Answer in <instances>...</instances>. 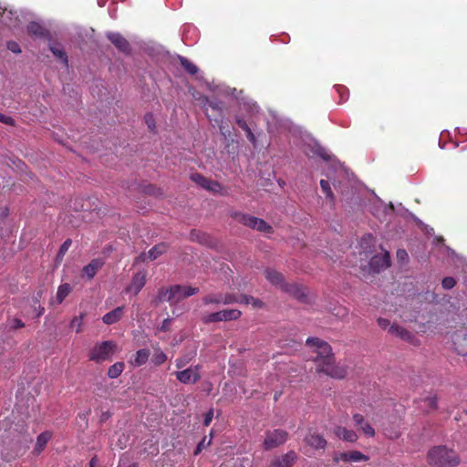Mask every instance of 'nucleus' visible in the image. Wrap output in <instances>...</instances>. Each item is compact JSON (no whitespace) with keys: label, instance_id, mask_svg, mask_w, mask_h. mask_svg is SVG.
I'll return each instance as SVG.
<instances>
[{"label":"nucleus","instance_id":"obj_54","mask_svg":"<svg viewBox=\"0 0 467 467\" xmlns=\"http://www.w3.org/2000/svg\"><path fill=\"white\" fill-rule=\"evenodd\" d=\"M377 322H378V325H379L381 328H383V329L387 328V327L389 326V324H390V322H389V319H387V318H383V317H379V318H378V320H377Z\"/></svg>","mask_w":467,"mask_h":467},{"label":"nucleus","instance_id":"obj_27","mask_svg":"<svg viewBox=\"0 0 467 467\" xmlns=\"http://www.w3.org/2000/svg\"><path fill=\"white\" fill-rule=\"evenodd\" d=\"M49 49L53 55L57 57L65 66L68 65L67 55L59 44L50 46Z\"/></svg>","mask_w":467,"mask_h":467},{"label":"nucleus","instance_id":"obj_42","mask_svg":"<svg viewBox=\"0 0 467 467\" xmlns=\"http://www.w3.org/2000/svg\"><path fill=\"white\" fill-rule=\"evenodd\" d=\"M212 443V438H210L209 440H207V437L204 436L202 441L197 444L194 451H193V454L196 456L198 454H200L202 452V451L210 446Z\"/></svg>","mask_w":467,"mask_h":467},{"label":"nucleus","instance_id":"obj_18","mask_svg":"<svg viewBox=\"0 0 467 467\" xmlns=\"http://www.w3.org/2000/svg\"><path fill=\"white\" fill-rule=\"evenodd\" d=\"M389 333L399 337L404 341L416 344V338L414 335L398 325H391L389 328Z\"/></svg>","mask_w":467,"mask_h":467},{"label":"nucleus","instance_id":"obj_56","mask_svg":"<svg viewBox=\"0 0 467 467\" xmlns=\"http://www.w3.org/2000/svg\"><path fill=\"white\" fill-rule=\"evenodd\" d=\"M246 137L248 139V140L253 143L254 145L256 144V138L254 136V134L253 133L252 130H248L246 132Z\"/></svg>","mask_w":467,"mask_h":467},{"label":"nucleus","instance_id":"obj_7","mask_svg":"<svg viewBox=\"0 0 467 467\" xmlns=\"http://www.w3.org/2000/svg\"><path fill=\"white\" fill-rule=\"evenodd\" d=\"M200 368V365L192 366L185 369L176 371L174 374L176 379L182 384H195L202 378Z\"/></svg>","mask_w":467,"mask_h":467},{"label":"nucleus","instance_id":"obj_64","mask_svg":"<svg viewBox=\"0 0 467 467\" xmlns=\"http://www.w3.org/2000/svg\"><path fill=\"white\" fill-rule=\"evenodd\" d=\"M461 161H462V162H467V150H466L465 154H463L462 156V160Z\"/></svg>","mask_w":467,"mask_h":467},{"label":"nucleus","instance_id":"obj_15","mask_svg":"<svg viewBox=\"0 0 467 467\" xmlns=\"http://www.w3.org/2000/svg\"><path fill=\"white\" fill-rule=\"evenodd\" d=\"M304 441L307 445L316 450L325 449L327 444L323 435L317 432H309L305 437Z\"/></svg>","mask_w":467,"mask_h":467},{"label":"nucleus","instance_id":"obj_30","mask_svg":"<svg viewBox=\"0 0 467 467\" xmlns=\"http://www.w3.org/2000/svg\"><path fill=\"white\" fill-rule=\"evenodd\" d=\"M221 313L223 321L237 320L242 316V312L238 309H223Z\"/></svg>","mask_w":467,"mask_h":467},{"label":"nucleus","instance_id":"obj_40","mask_svg":"<svg viewBox=\"0 0 467 467\" xmlns=\"http://www.w3.org/2000/svg\"><path fill=\"white\" fill-rule=\"evenodd\" d=\"M84 317H85V314L82 313L79 317H74L70 322V327H76L77 333H80L82 331Z\"/></svg>","mask_w":467,"mask_h":467},{"label":"nucleus","instance_id":"obj_45","mask_svg":"<svg viewBox=\"0 0 467 467\" xmlns=\"http://www.w3.org/2000/svg\"><path fill=\"white\" fill-rule=\"evenodd\" d=\"M335 462H339L340 461L348 462V452H339L336 454L333 458Z\"/></svg>","mask_w":467,"mask_h":467},{"label":"nucleus","instance_id":"obj_12","mask_svg":"<svg viewBox=\"0 0 467 467\" xmlns=\"http://www.w3.org/2000/svg\"><path fill=\"white\" fill-rule=\"evenodd\" d=\"M297 459V454L294 451L283 454L280 457H275L269 467H292Z\"/></svg>","mask_w":467,"mask_h":467},{"label":"nucleus","instance_id":"obj_29","mask_svg":"<svg viewBox=\"0 0 467 467\" xmlns=\"http://www.w3.org/2000/svg\"><path fill=\"white\" fill-rule=\"evenodd\" d=\"M71 292V286L69 284L65 283L58 286L57 292V304H61L65 298L69 295Z\"/></svg>","mask_w":467,"mask_h":467},{"label":"nucleus","instance_id":"obj_47","mask_svg":"<svg viewBox=\"0 0 467 467\" xmlns=\"http://www.w3.org/2000/svg\"><path fill=\"white\" fill-rule=\"evenodd\" d=\"M145 121L150 130H153L155 128V123L153 119V115L151 113L145 115Z\"/></svg>","mask_w":467,"mask_h":467},{"label":"nucleus","instance_id":"obj_52","mask_svg":"<svg viewBox=\"0 0 467 467\" xmlns=\"http://www.w3.org/2000/svg\"><path fill=\"white\" fill-rule=\"evenodd\" d=\"M429 407H431V409H437L438 407V399L436 396H432V397H429L427 400H426Z\"/></svg>","mask_w":467,"mask_h":467},{"label":"nucleus","instance_id":"obj_49","mask_svg":"<svg viewBox=\"0 0 467 467\" xmlns=\"http://www.w3.org/2000/svg\"><path fill=\"white\" fill-rule=\"evenodd\" d=\"M213 418V410H210L204 414L203 424L209 426Z\"/></svg>","mask_w":467,"mask_h":467},{"label":"nucleus","instance_id":"obj_22","mask_svg":"<svg viewBox=\"0 0 467 467\" xmlns=\"http://www.w3.org/2000/svg\"><path fill=\"white\" fill-rule=\"evenodd\" d=\"M51 437L52 434L49 431H44L40 433L36 438V442L34 448V453L40 454L46 448Z\"/></svg>","mask_w":467,"mask_h":467},{"label":"nucleus","instance_id":"obj_16","mask_svg":"<svg viewBox=\"0 0 467 467\" xmlns=\"http://www.w3.org/2000/svg\"><path fill=\"white\" fill-rule=\"evenodd\" d=\"M231 217L234 219L236 222L241 223L251 229L255 228V224L257 223L258 221L257 217L238 211H233L231 213Z\"/></svg>","mask_w":467,"mask_h":467},{"label":"nucleus","instance_id":"obj_24","mask_svg":"<svg viewBox=\"0 0 467 467\" xmlns=\"http://www.w3.org/2000/svg\"><path fill=\"white\" fill-rule=\"evenodd\" d=\"M150 352L147 348L139 349L136 352L134 358L130 361L131 365H133L135 367L143 366L148 361V359L150 358Z\"/></svg>","mask_w":467,"mask_h":467},{"label":"nucleus","instance_id":"obj_9","mask_svg":"<svg viewBox=\"0 0 467 467\" xmlns=\"http://www.w3.org/2000/svg\"><path fill=\"white\" fill-rule=\"evenodd\" d=\"M389 265L390 256L389 252H385L383 254H376L369 261V268L374 273H379Z\"/></svg>","mask_w":467,"mask_h":467},{"label":"nucleus","instance_id":"obj_32","mask_svg":"<svg viewBox=\"0 0 467 467\" xmlns=\"http://www.w3.org/2000/svg\"><path fill=\"white\" fill-rule=\"evenodd\" d=\"M204 305H220L223 304L222 294H209L202 297Z\"/></svg>","mask_w":467,"mask_h":467},{"label":"nucleus","instance_id":"obj_57","mask_svg":"<svg viewBox=\"0 0 467 467\" xmlns=\"http://www.w3.org/2000/svg\"><path fill=\"white\" fill-rule=\"evenodd\" d=\"M89 467H101L97 455L93 456L89 462Z\"/></svg>","mask_w":467,"mask_h":467},{"label":"nucleus","instance_id":"obj_2","mask_svg":"<svg viewBox=\"0 0 467 467\" xmlns=\"http://www.w3.org/2000/svg\"><path fill=\"white\" fill-rule=\"evenodd\" d=\"M427 461L436 467H451L460 463V459L453 450L445 446H436L431 449L427 455Z\"/></svg>","mask_w":467,"mask_h":467},{"label":"nucleus","instance_id":"obj_55","mask_svg":"<svg viewBox=\"0 0 467 467\" xmlns=\"http://www.w3.org/2000/svg\"><path fill=\"white\" fill-rule=\"evenodd\" d=\"M25 327V323L19 319V318H15L13 320V328L14 329H18V328H22Z\"/></svg>","mask_w":467,"mask_h":467},{"label":"nucleus","instance_id":"obj_13","mask_svg":"<svg viewBox=\"0 0 467 467\" xmlns=\"http://www.w3.org/2000/svg\"><path fill=\"white\" fill-rule=\"evenodd\" d=\"M204 100L208 103L209 109H207V117L210 119L219 123L223 119V103L220 101H209L208 98H204Z\"/></svg>","mask_w":467,"mask_h":467},{"label":"nucleus","instance_id":"obj_31","mask_svg":"<svg viewBox=\"0 0 467 467\" xmlns=\"http://www.w3.org/2000/svg\"><path fill=\"white\" fill-rule=\"evenodd\" d=\"M171 286H170L169 288H165V287L160 288L158 290L156 297L153 300L155 305L157 306L164 301L168 302V296H171Z\"/></svg>","mask_w":467,"mask_h":467},{"label":"nucleus","instance_id":"obj_8","mask_svg":"<svg viewBox=\"0 0 467 467\" xmlns=\"http://www.w3.org/2000/svg\"><path fill=\"white\" fill-rule=\"evenodd\" d=\"M190 178L197 185H199L202 189H205L208 192H219L222 190V185L217 181L210 180L201 173H192Z\"/></svg>","mask_w":467,"mask_h":467},{"label":"nucleus","instance_id":"obj_60","mask_svg":"<svg viewBox=\"0 0 467 467\" xmlns=\"http://www.w3.org/2000/svg\"><path fill=\"white\" fill-rule=\"evenodd\" d=\"M336 315L344 317L348 315V310L345 307H340Z\"/></svg>","mask_w":467,"mask_h":467},{"label":"nucleus","instance_id":"obj_35","mask_svg":"<svg viewBox=\"0 0 467 467\" xmlns=\"http://www.w3.org/2000/svg\"><path fill=\"white\" fill-rule=\"evenodd\" d=\"M257 231L265 234H273V227L268 224L265 220L258 218L257 223L255 224V228Z\"/></svg>","mask_w":467,"mask_h":467},{"label":"nucleus","instance_id":"obj_34","mask_svg":"<svg viewBox=\"0 0 467 467\" xmlns=\"http://www.w3.org/2000/svg\"><path fill=\"white\" fill-rule=\"evenodd\" d=\"M167 355L160 348L156 349L151 357V362L155 366L162 365L167 360Z\"/></svg>","mask_w":467,"mask_h":467},{"label":"nucleus","instance_id":"obj_26","mask_svg":"<svg viewBox=\"0 0 467 467\" xmlns=\"http://www.w3.org/2000/svg\"><path fill=\"white\" fill-rule=\"evenodd\" d=\"M178 60L180 61L181 66L188 74L194 76L199 72V67L188 58L182 56H179Z\"/></svg>","mask_w":467,"mask_h":467},{"label":"nucleus","instance_id":"obj_37","mask_svg":"<svg viewBox=\"0 0 467 467\" xmlns=\"http://www.w3.org/2000/svg\"><path fill=\"white\" fill-rule=\"evenodd\" d=\"M368 456L363 454L362 452L358 451H348V462H367L368 461Z\"/></svg>","mask_w":467,"mask_h":467},{"label":"nucleus","instance_id":"obj_51","mask_svg":"<svg viewBox=\"0 0 467 467\" xmlns=\"http://www.w3.org/2000/svg\"><path fill=\"white\" fill-rule=\"evenodd\" d=\"M171 318H165L161 327H160V330L161 331H163V332H167L170 330V326H171Z\"/></svg>","mask_w":467,"mask_h":467},{"label":"nucleus","instance_id":"obj_48","mask_svg":"<svg viewBox=\"0 0 467 467\" xmlns=\"http://www.w3.org/2000/svg\"><path fill=\"white\" fill-rule=\"evenodd\" d=\"M72 242L70 239H67L60 246L59 254H65L67 251L69 249Z\"/></svg>","mask_w":467,"mask_h":467},{"label":"nucleus","instance_id":"obj_44","mask_svg":"<svg viewBox=\"0 0 467 467\" xmlns=\"http://www.w3.org/2000/svg\"><path fill=\"white\" fill-rule=\"evenodd\" d=\"M7 48L15 54H19L22 52L20 46L16 41L7 42Z\"/></svg>","mask_w":467,"mask_h":467},{"label":"nucleus","instance_id":"obj_36","mask_svg":"<svg viewBox=\"0 0 467 467\" xmlns=\"http://www.w3.org/2000/svg\"><path fill=\"white\" fill-rule=\"evenodd\" d=\"M320 187H321L323 193L326 195V197L328 198L331 202H334L335 196L330 188L329 182L326 180H321Z\"/></svg>","mask_w":467,"mask_h":467},{"label":"nucleus","instance_id":"obj_25","mask_svg":"<svg viewBox=\"0 0 467 467\" xmlns=\"http://www.w3.org/2000/svg\"><path fill=\"white\" fill-rule=\"evenodd\" d=\"M27 32L29 35L38 37H44L47 35V30L37 22H30L27 25Z\"/></svg>","mask_w":467,"mask_h":467},{"label":"nucleus","instance_id":"obj_43","mask_svg":"<svg viewBox=\"0 0 467 467\" xmlns=\"http://www.w3.org/2000/svg\"><path fill=\"white\" fill-rule=\"evenodd\" d=\"M441 285L444 289H451L456 285V280L453 277L447 276L442 279Z\"/></svg>","mask_w":467,"mask_h":467},{"label":"nucleus","instance_id":"obj_6","mask_svg":"<svg viewBox=\"0 0 467 467\" xmlns=\"http://www.w3.org/2000/svg\"><path fill=\"white\" fill-rule=\"evenodd\" d=\"M199 292L198 287L175 285H171V296H168V302L171 306L177 304L182 299L192 296Z\"/></svg>","mask_w":467,"mask_h":467},{"label":"nucleus","instance_id":"obj_46","mask_svg":"<svg viewBox=\"0 0 467 467\" xmlns=\"http://www.w3.org/2000/svg\"><path fill=\"white\" fill-rule=\"evenodd\" d=\"M236 124L237 126L242 129L243 130H244L245 132L248 130H251L250 127L248 126L247 122L242 119V118H239L237 117L236 118Z\"/></svg>","mask_w":467,"mask_h":467},{"label":"nucleus","instance_id":"obj_1","mask_svg":"<svg viewBox=\"0 0 467 467\" xmlns=\"http://www.w3.org/2000/svg\"><path fill=\"white\" fill-rule=\"evenodd\" d=\"M306 343L308 347L313 348V353H315L313 361L317 364V373H324L337 379L346 377V368L336 364L332 348L327 342L318 337H308Z\"/></svg>","mask_w":467,"mask_h":467},{"label":"nucleus","instance_id":"obj_3","mask_svg":"<svg viewBox=\"0 0 467 467\" xmlns=\"http://www.w3.org/2000/svg\"><path fill=\"white\" fill-rule=\"evenodd\" d=\"M265 275L273 285H275L282 291L295 296L296 298L302 300L306 296L299 285L295 283H286L281 273L274 269H265Z\"/></svg>","mask_w":467,"mask_h":467},{"label":"nucleus","instance_id":"obj_14","mask_svg":"<svg viewBox=\"0 0 467 467\" xmlns=\"http://www.w3.org/2000/svg\"><path fill=\"white\" fill-rule=\"evenodd\" d=\"M108 39L123 54L130 53V45L128 40L119 33L110 32L107 35Z\"/></svg>","mask_w":467,"mask_h":467},{"label":"nucleus","instance_id":"obj_63","mask_svg":"<svg viewBox=\"0 0 467 467\" xmlns=\"http://www.w3.org/2000/svg\"><path fill=\"white\" fill-rule=\"evenodd\" d=\"M44 311H45V308L43 306H39L36 317L42 316L44 314Z\"/></svg>","mask_w":467,"mask_h":467},{"label":"nucleus","instance_id":"obj_59","mask_svg":"<svg viewBox=\"0 0 467 467\" xmlns=\"http://www.w3.org/2000/svg\"><path fill=\"white\" fill-rule=\"evenodd\" d=\"M397 257L400 259V260H404L408 257V254L405 250L403 249H400L398 250L397 252Z\"/></svg>","mask_w":467,"mask_h":467},{"label":"nucleus","instance_id":"obj_17","mask_svg":"<svg viewBox=\"0 0 467 467\" xmlns=\"http://www.w3.org/2000/svg\"><path fill=\"white\" fill-rule=\"evenodd\" d=\"M334 433L337 438L348 442H356L358 439L356 431L342 426H336L334 429Z\"/></svg>","mask_w":467,"mask_h":467},{"label":"nucleus","instance_id":"obj_28","mask_svg":"<svg viewBox=\"0 0 467 467\" xmlns=\"http://www.w3.org/2000/svg\"><path fill=\"white\" fill-rule=\"evenodd\" d=\"M124 368V362H116L109 368L108 377L109 379H117L123 372Z\"/></svg>","mask_w":467,"mask_h":467},{"label":"nucleus","instance_id":"obj_41","mask_svg":"<svg viewBox=\"0 0 467 467\" xmlns=\"http://www.w3.org/2000/svg\"><path fill=\"white\" fill-rule=\"evenodd\" d=\"M223 305L240 304V295L227 293L223 295Z\"/></svg>","mask_w":467,"mask_h":467},{"label":"nucleus","instance_id":"obj_21","mask_svg":"<svg viewBox=\"0 0 467 467\" xmlns=\"http://www.w3.org/2000/svg\"><path fill=\"white\" fill-rule=\"evenodd\" d=\"M124 314V306H118L112 311L105 314L102 317L103 323L106 325H113L119 322Z\"/></svg>","mask_w":467,"mask_h":467},{"label":"nucleus","instance_id":"obj_11","mask_svg":"<svg viewBox=\"0 0 467 467\" xmlns=\"http://www.w3.org/2000/svg\"><path fill=\"white\" fill-rule=\"evenodd\" d=\"M354 425L358 431H362L368 437H374L376 431L371 424L365 420L364 416L360 413H354L352 416Z\"/></svg>","mask_w":467,"mask_h":467},{"label":"nucleus","instance_id":"obj_20","mask_svg":"<svg viewBox=\"0 0 467 467\" xmlns=\"http://www.w3.org/2000/svg\"><path fill=\"white\" fill-rule=\"evenodd\" d=\"M453 344L456 351L462 356L467 355V334L456 333L453 337Z\"/></svg>","mask_w":467,"mask_h":467},{"label":"nucleus","instance_id":"obj_50","mask_svg":"<svg viewBox=\"0 0 467 467\" xmlns=\"http://www.w3.org/2000/svg\"><path fill=\"white\" fill-rule=\"evenodd\" d=\"M0 121L7 125H15V120L13 119V118L4 115L2 113H0Z\"/></svg>","mask_w":467,"mask_h":467},{"label":"nucleus","instance_id":"obj_19","mask_svg":"<svg viewBox=\"0 0 467 467\" xmlns=\"http://www.w3.org/2000/svg\"><path fill=\"white\" fill-rule=\"evenodd\" d=\"M104 261L100 258H95L89 264L83 267V274L88 278L92 279L97 272L102 268Z\"/></svg>","mask_w":467,"mask_h":467},{"label":"nucleus","instance_id":"obj_5","mask_svg":"<svg viewBox=\"0 0 467 467\" xmlns=\"http://www.w3.org/2000/svg\"><path fill=\"white\" fill-rule=\"evenodd\" d=\"M288 439V432L282 429H275L273 431H265V438L263 442V447L265 451H271L276 447L286 442Z\"/></svg>","mask_w":467,"mask_h":467},{"label":"nucleus","instance_id":"obj_10","mask_svg":"<svg viewBox=\"0 0 467 467\" xmlns=\"http://www.w3.org/2000/svg\"><path fill=\"white\" fill-rule=\"evenodd\" d=\"M146 284V272L140 271L136 273L131 279L130 284L126 287L127 293L138 295Z\"/></svg>","mask_w":467,"mask_h":467},{"label":"nucleus","instance_id":"obj_62","mask_svg":"<svg viewBox=\"0 0 467 467\" xmlns=\"http://www.w3.org/2000/svg\"><path fill=\"white\" fill-rule=\"evenodd\" d=\"M252 305L254 306V307H262L264 306L263 302L257 298H254V300L252 302Z\"/></svg>","mask_w":467,"mask_h":467},{"label":"nucleus","instance_id":"obj_58","mask_svg":"<svg viewBox=\"0 0 467 467\" xmlns=\"http://www.w3.org/2000/svg\"><path fill=\"white\" fill-rule=\"evenodd\" d=\"M317 155H319L325 161L330 160L329 154L324 149H319L317 150Z\"/></svg>","mask_w":467,"mask_h":467},{"label":"nucleus","instance_id":"obj_61","mask_svg":"<svg viewBox=\"0 0 467 467\" xmlns=\"http://www.w3.org/2000/svg\"><path fill=\"white\" fill-rule=\"evenodd\" d=\"M148 259V254L145 253L140 254L136 259L135 262L138 263L140 261L145 262Z\"/></svg>","mask_w":467,"mask_h":467},{"label":"nucleus","instance_id":"obj_33","mask_svg":"<svg viewBox=\"0 0 467 467\" xmlns=\"http://www.w3.org/2000/svg\"><path fill=\"white\" fill-rule=\"evenodd\" d=\"M202 321L204 324H212V323L222 322L223 320V317H222L221 311H217V312H214V313L203 315L202 317Z\"/></svg>","mask_w":467,"mask_h":467},{"label":"nucleus","instance_id":"obj_38","mask_svg":"<svg viewBox=\"0 0 467 467\" xmlns=\"http://www.w3.org/2000/svg\"><path fill=\"white\" fill-rule=\"evenodd\" d=\"M190 238L192 241H197L201 244H206L209 236L204 233H201L196 230H192L190 234Z\"/></svg>","mask_w":467,"mask_h":467},{"label":"nucleus","instance_id":"obj_39","mask_svg":"<svg viewBox=\"0 0 467 467\" xmlns=\"http://www.w3.org/2000/svg\"><path fill=\"white\" fill-rule=\"evenodd\" d=\"M193 358V356L192 355H185L183 357H180V358H177L175 359V367L178 368V369H182V368H184L185 366H187Z\"/></svg>","mask_w":467,"mask_h":467},{"label":"nucleus","instance_id":"obj_23","mask_svg":"<svg viewBox=\"0 0 467 467\" xmlns=\"http://www.w3.org/2000/svg\"><path fill=\"white\" fill-rule=\"evenodd\" d=\"M169 244L166 243H160L155 244L151 249L148 252V259L150 261L156 260L161 254H165L168 251Z\"/></svg>","mask_w":467,"mask_h":467},{"label":"nucleus","instance_id":"obj_53","mask_svg":"<svg viewBox=\"0 0 467 467\" xmlns=\"http://www.w3.org/2000/svg\"><path fill=\"white\" fill-rule=\"evenodd\" d=\"M254 297L248 295H240V304L249 305L252 304Z\"/></svg>","mask_w":467,"mask_h":467},{"label":"nucleus","instance_id":"obj_4","mask_svg":"<svg viewBox=\"0 0 467 467\" xmlns=\"http://www.w3.org/2000/svg\"><path fill=\"white\" fill-rule=\"evenodd\" d=\"M116 344L113 341H103L95 345L89 354V359L97 363L108 360L114 353Z\"/></svg>","mask_w":467,"mask_h":467}]
</instances>
